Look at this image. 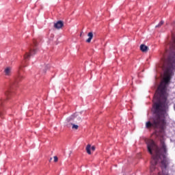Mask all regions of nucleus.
Wrapping results in <instances>:
<instances>
[{
    "instance_id": "obj_1",
    "label": "nucleus",
    "mask_w": 175,
    "mask_h": 175,
    "mask_svg": "<svg viewBox=\"0 0 175 175\" xmlns=\"http://www.w3.org/2000/svg\"><path fill=\"white\" fill-rule=\"evenodd\" d=\"M159 68L161 72L163 80L160 88L156 91L154 96L153 115L148 122H166V116H167V98L169 97V90L167 87L170 84L172 76L174 75L175 70V37L172 38V40L167 42L165 52L161 54V63Z\"/></svg>"
},
{
    "instance_id": "obj_2",
    "label": "nucleus",
    "mask_w": 175,
    "mask_h": 175,
    "mask_svg": "<svg viewBox=\"0 0 175 175\" xmlns=\"http://www.w3.org/2000/svg\"><path fill=\"white\" fill-rule=\"evenodd\" d=\"M23 79H24V76L21 75V72H20V70H18L14 79L10 80V85L7 90L4 92L5 96L9 98V96L12 95V90H16V88H17L18 83H20V81H21Z\"/></svg>"
},
{
    "instance_id": "obj_3",
    "label": "nucleus",
    "mask_w": 175,
    "mask_h": 175,
    "mask_svg": "<svg viewBox=\"0 0 175 175\" xmlns=\"http://www.w3.org/2000/svg\"><path fill=\"white\" fill-rule=\"evenodd\" d=\"M37 46L38 42L35 39H33V44H29V46L28 47L29 52H25V54L23 56L24 59H29L30 57L35 55L38 51V49H36Z\"/></svg>"
},
{
    "instance_id": "obj_4",
    "label": "nucleus",
    "mask_w": 175,
    "mask_h": 175,
    "mask_svg": "<svg viewBox=\"0 0 175 175\" xmlns=\"http://www.w3.org/2000/svg\"><path fill=\"white\" fill-rule=\"evenodd\" d=\"M53 27L55 29H61V28L64 27V21H58L57 23H54Z\"/></svg>"
},
{
    "instance_id": "obj_5",
    "label": "nucleus",
    "mask_w": 175,
    "mask_h": 175,
    "mask_svg": "<svg viewBox=\"0 0 175 175\" xmlns=\"http://www.w3.org/2000/svg\"><path fill=\"white\" fill-rule=\"evenodd\" d=\"M91 150L92 151H95V146H92L91 144H88L86 146V152L89 155H91Z\"/></svg>"
},
{
    "instance_id": "obj_6",
    "label": "nucleus",
    "mask_w": 175,
    "mask_h": 175,
    "mask_svg": "<svg viewBox=\"0 0 175 175\" xmlns=\"http://www.w3.org/2000/svg\"><path fill=\"white\" fill-rule=\"evenodd\" d=\"M139 49L142 53H147V51H148V46H146L144 44H142Z\"/></svg>"
},
{
    "instance_id": "obj_7",
    "label": "nucleus",
    "mask_w": 175,
    "mask_h": 175,
    "mask_svg": "<svg viewBox=\"0 0 175 175\" xmlns=\"http://www.w3.org/2000/svg\"><path fill=\"white\" fill-rule=\"evenodd\" d=\"M4 73L5 76H10L12 75V67H7L4 70Z\"/></svg>"
},
{
    "instance_id": "obj_8",
    "label": "nucleus",
    "mask_w": 175,
    "mask_h": 175,
    "mask_svg": "<svg viewBox=\"0 0 175 175\" xmlns=\"http://www.w3.org/2000/svg\"><path fill=\"white\" fill-rule=\"evenodd\" d=\"M2 106V98H0V118H3V116H5V111L3 109L1 108Z\"/></svg>"
},
{
    "instance_id": "obj_9",
    "label": "nucleus",
    "mask_w": 175,
    "mask_h": 175,
    "mask_svg": "<svg viewBox=\"0 0 175 175\" xmlns=\"http://www.w3.org/2000/svg\"><path fill=\"white\" fill-rule=\"evenodd\" d=\"M88 39L86 40L87 43H91V40H92V38H94V33L90 31L88 33Z\"/></svg>"
},
{
    "instance_id": "obj_10",
    "label": "nucleus",
    "mask_w": 175,
    "mask_h": 175,
    "mask_svg": "<svg viewBox=\"0 0 175 175\" xmlns=\"http://www.w3.org/2000/svg\"><path fill=\"white\" fill-rule=\"evenodd\" d=\"M77 118V115L76 113H74L73 115H72L71 116H70L69 118H68L66 119L67 122H70V121H73L75 120V118Z\"/></svg>"
},
{
    "instance_id": "obj_11",
    "label": "nucleus",
    "mask_w": 175,
    "mask_h": 175,
    "mask_svg": "<svg viewBox=\"0 0 175 175\" xmlns=\"http://www.w3.org/2000/svg\"><path fill=\"white\" fill-rule=\"evenodd\" d=\"M71 125H72V129H76V130L79 129V125L75 124L73 123H72Z\"/></svg>"
},
{
    "instance_id": "obj_12",
    "label": "nucleus",
    "mask_w": 175,
    "mask_h": 175,
    "mask_svg": "<svg viewBox=\"0 0 175 175\" xmlns=\"http://www.w3.org/2000/svg\"><path fill=\"white\" fill-rule=\"evenodd\" d=\"M163 21H161L157 25H156V28H160V27H162L163 25Z\"/></svg>"
},
{
    "instance_id": "obj_13",
    "label": "nucleus",
    "mask_w": 175,
    "mask_h": 175,
    "mask_svg": "<svg viewBox=\"0 0 175 175\" xmlns=\"http://www.w3.org/2000/svg\"><path fill=\"white\" fill-rule=\"evenodd\" d=\"M49 68H50V66L49 64H47L46 66H45V70H44V73H46V70H47V69H49Z\"/></svg>"
},
{
    "instance_id": "obj_14",
    "label": "nucleus",
    "mask_w": 175,
    "mask_h": 175,
    "mask_svg": "<svg viewBox=\"0 0 175 175\" xmlns=\"http://www.w3.org/2000/svg\"><path fill=\"white\" fill-rule=\"evenodd\" d=\"M53 158H54V162H58V157L57 156H55Z\"/></svg>"
},
{
    "instance_id": "obj_15",
    "label": "nucleus",
    "mask_w": 175,
    "mask_h": 175,
    "mask_svg": "<svg viewBox=\"0 0 175 175\" xmlns=\"http://www.w3.org/2000/svg\"><path fill=\"white\" fill-rule=\"evenodd\" d=\"M77 120H78V121H81V118L78 117V118H77Z\"/></svg>"
},
{
    "instance_id": "obj_16",
    "label": "nucleus",
    "mask_w": 175,
    "mask_h": 175,
    "mask_svg": "<svg viewBox=\"0 0 175 175\" xmlns=\"http://www.w3.org/2000/svg\"><path fill=\"white\" fill-rule=\"evenodd\" d=\"M22 68H23V66H20L19 68H18V69L20 70V69H21Z\"/></svg>"
},
{
    "instance_id": "obj_17",
    "label": "nucleus",
    "mask_w": 175,
    "mask_h": 175,
    "mask_svg": "<svg viewBox=\"0 0 175 175\" xmlns=\"http://www.w3.org/2000/svg\"><path fill=\"white\" fill-rule=\"evenodd\" d=\"M52 160H53V158H51V159H49V162H51Z\"/></svg>"
},
{
    "instance_id": "obj_18",
    "label": "nucleus",
    "mask_w": 175,
    "mask_h": 175,
    "mask_svg": "<svg viewBox=\"0 0 175 175\" xmlns=\"http://www.w3.org/2000/svg\"><path fill=\"white\" fill-rule=\"evenodd\" d=\"M70 154H72V150L70 151L69 155L70 156Z\"/></svg>"
},
{
    "instance_id": "obj_19",
    "label": "nucleus",
    "mask_w": 175,
    "mask_h": 175,
    "mask_svg": "<svg viewBox=\"0 0 175 175\" xmlns=\"http://www.w3.org/2000/svg\"><path fill=\"white\" fill-rule=\"evenodd\" d=\"M172 175H175V171L173 172Z\"/></svg>"
},
{
    "instance_id": "obj_20",
    "label": "nucleus",
    "mask_w": 175,
    "mask_h": 175,
    "mask_svg": "<svg viewBox=\"0 0 175 175\" xmlns=\"http://www.w3.org/2000/svg\"><path fill=\"white\" fill-rule=\"evenodd\" d=\"M157 72H159V70H157Z\"/></svg>"
},
{
    "instance_id": "obj_21",
    "label": "nucleus",
    "mask_w": 175,
    "mask_h": 175,
    "mask_svg": "<svg viewBox=\"0 0 175 175\" xmlns=\"http://www.w3.org/2000/svg\"><path fill=\"white\" fill-rule=\"evenodd\" d=\"M26 66H23V68H25Z\"/></svg>"
},
{
    "instance_id": "obj_22",
    "label": "nucleus",
    "mask_w": 175,
    "mask_h": 175,
    "mask_svg": "<svg viewBox=\"0 0 175 175\" xmlns=\"http://www.w3.org/2000/svg\"><path fill=\"white\" fill-rule=\"evenodd\" d=\"M80 36H81V33L80 34Z\"/></svg>"
}]
</instances>
